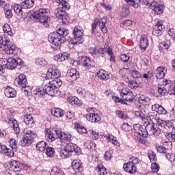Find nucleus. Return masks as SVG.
I'll use <instances>...</instances> for the list:
<instances>
[{
	"label": "nucleus",
	"instance_id": "nucleus-1",
	"mask_svg": "<svg viewBox=\"0 0 175 175\" xmlns=\"http://www.w3.org/2000/svg\"><path fill=\"white\" fill-rule=\"evenodd\" d=\"M61 77V71L53 66H51L47 70L46 74H41L40 80H49L53 79V80L49 81L44 88H40L34 90V94L40 96L44 95H49L50 96H57L58 95V88L62 85V81L59 79Z\"/></svg>",
	"mask_w": 175,
	"mask_h": 175
},
{
	"label": "nucleus",
	"instance_id": "nucleus-2",
	"mask_svg": "<svg viewBox=\"0 0 175 175\" xmlns=\"http://www.w3.org/2000/svg\"><path fill=\"white\" fill-rule=\"evenodd\" d=\"M134 135L137 137V142L141 144L146 143V137L148 136H159L161 135V129L155 123H148L145 128L142 125L137 124L133 126Z\"/></svg>",
	"mask_w": 175,
	"mask_h": 175
},
{
	"label": "nucleus",
	"instance_id": "nucleus-3",
	"mask_svg": "<svg viewBox=\"0 0 175 175\" xmlns=\"http://www.w3.org/2000/svg\"><path fill=\"white\" fill-rule=\"evenodd\" d=\"M69 30L65 29H59L57 32L51 33L48 37V40L55 47H59L64 42V38L68 36Z\"/></svg>",
	"mask_w": 175,
	"mask_h": 175
},
{
	"label": "nucleus",
	"instance_id": "nucleus-4",
	"mask_svg": "<svg viewBox=\"0 0 175 175\" xmlns=\"http://www.w3.org/2000/svg\"><path fill=\"white\" fill-rule=\"evenodd\" d=\"M15 54H17V52H16ZM15 54H7V55H9L8 59H1V64L5 69L13 70V69H16L18 65L20 66L24 65L23 60L20 57H14Z\"/></svg>",
	"mask_w": 175,
	"mask_h": 175
},
{
	"label": "nucleus",
	"instance_id": "nucleus-5",
	"mask_svg": "<svg viewBox=\"0 0 175 175\" xmlns=\"http://www.w3.org/2000/svg\"><path fill=\"white\" fill-rule=\"evenodd\" d=\"M50 10L46 8H40L38 12H34L33 17L38 20V23L43 25L45 28H49L50 23V17L49 16V13Z\"/></svg>",
	"mask_w": 175,
	"mask_h": 175
},
{
	"label": "nucleus",
	"instance_id": "nucleus-6",
	"mask_svg": "<svg viewBox=\"0 0 175 175\" xmlns=\"http://www.w3.org/2000/svg\"><path fill=\"white\" fill-rule=\"evenodd\" d=\"M57 3L59 5L56 12V17L59 20H62L64 23V21H66L69 18V16H68L65 12L70 9V5L68 3V0H57Z\"/></svg>",
	"mask_w": 175,
	"mask_h": 175
},
{
	"label": "nucleus",
	"instance_id": "nucleus-7",
	"mask_svg": "<svg viewBox=\"0 0 175 175\" xmlns=\"http://www.w3.org/2000/svg\"><path fill=\"white\" fill-rule=\"evenodd\" d=\"M0 49H3L6 54H16V45L5 35L0 36Z\"/></svg>",
	"mask_w": 175,
	"mask_h": 175
},
{
	"label": "nucleus",
	"instance_id": "nucleus-8",
	"mask_svg": "<svg viewBox=\"0 0 175 175\" xmlns=\"http://www.w3.org/2000/svg\"><path fill=\"white\" fill-rule=\"evenodd\" d=\"M158 92L160 95H165L167 92L170 95H175V83H172L170 80L163 79L158 87Z\"/></svg>",
	"mask_w": 175,
	"mask_h": 175
},
{
	"label": "nucleus",
	"instance_id": "nucleus-9",
	"mask_svg": "<svg viewBox=\"0 0 175 175\" xmlns=\"http://www.w3.org/2000/svg\"><path fill=\"white\" fill-rule=\"evenodd\" d=\"M16 116V111L13 109H7L5 111L6 121L8 120V124L10 128L14 131V133L17 135L20 133V127L18 126V122L13 118Z\"/></svg>",
	"mask_w": 175,
	"mask_h": 175
},
{
	"label": "nucleus",
	"instance_id": "nucleus-10",
	"mask_svg": "<svg viewBox=\"0 0 175 175\" xmlns=\"http://www.w3.org/2000/svg\"><path fill=\"white\" fill-rule=\"evenodd\" d=\"M24 134L25 136L20 142V144L22 147H28L32 144V142H33V136H35L36 133L32 130H25Z\"/></svg>",
	"mask_w": 175,
	"mask_h": 175
},
{
	"label": "nucleus",
	"instance_id": "nucleus-11",
	"mask_svg": "<svg viewBox=\"0 0 175 175\" xmlns=\"http://www.w3.org/2000/svg\"><path fill=\"white\" fill-rule=\"evenodd\" d=\"M83 27L81 26H75L72 33L74 35V38L72 39V44H81L84 42V38L81 37L83 35Z\"/></svg>",
	"mask_w": 175,
	"mask_h": 175
},
{
	"label": "nucleus",
	"instance_id": "nucleus-12",
	"mask_svg": "<svg viewBox=\"0 0 175 175\" xmlns=\"http://www.w3.org/2000/svg\"><path fill=\"white\" fill-rule=\"evenodd\" d=\"M122 99L126 102H133L135 99V94L129 89H123L122 90Z\"/></svg>",
	"mask_w": 175,
	"mask_h": 175
},
{
	"label": "nucleus",
	"instance_id": "nucleus-13",
	"mask_svg": "<svg viewBox=\"0 0 175 175\" xmlns=\"http://www.w3.org/2000/svg\"><path fill=\"white\" fill-rule=\"evenodd\" d=\"M15 83L18 84V85L22 87V88H25L28 84V82L27 81V77L24 74H21L17 78H16Z\"/></svg>",
	"mask_w": 175,
	"mask_h": 175
},
{
	"label": "nucleus",
	"instance_id": "nucleus-14",
	"mask_svg": "<svg viewBox=\"0 0 175 175\" xmlns=\"http://www.w3.org/2000/svg\"><path fill=\"white\" fill-rule=\"evenodd\" d=\"M123 169L124 172H127V173H129L130 174H135V173H136L137 171L136 166H135L131 161L124 164Z\"/></svg>",
	"mask_w": 175,
	"mask_h": 175
},
{
	"label": "nucleus",
	"instance_id": "nucleus-15",
	"mask_svg": "<svg viewBox=\"0 0 175 175\" xmlns=\"http://www.w3.org/2000/svg\"><path fill=\"white\" fill-rule=\"evenodd\" d=\"M163 25V21H158L157 23L153 27L152 33L154 36H159L162 34V27Z\"/></svg>",
	"mask_w": 175,
	"mask_h": 175
},
{
	"label": "nucleus",
	"instance_id": "nucleus-16",
	"mask_svg": "<svg viewBox=\"0 0 175 175\" xmlns=\"http://www.w3.org/2000/svg\"><path fill=\"white\" fill-rule=\"evenodd\" d=\"M89 53L94 57V58H98V57H100L102 54L106 53L105 49L100 48L99 49H96V48H90L89 49Z\"/></svg>",
	"mask_w": 175,
	"mask_h": 175
},
{
	"label": "nucleus",
	"instance_id": "nucleus-17",
	"mask_svg": "<svg viewBox=\"0 0 175 175\" xmlns=\"http://www.w3.org/2000/svg\"><path fill=\"white\" fill-rule=\"evenodd\" d=\"M152 10H153L154 14H162L163 13V7L158 4L157 2H153L150 7Z\"/></svg>",
	"mask_w": 175,
	"mask_h": 175
},
{
	"label": "nucleus",
	"instance_id": "nucleus-18",
	"mask_svg": "<svg viewBox=\"0 0 175 175\" xmlns=\"http://www.w3.org/2000/svg\"><path fill=\"white\" fill-rule=\"evenodd\" d=\"M100 116L96 113H89L86 115V119L90 122H99L100 121Z\"/></svg>",
	"mask_w": 175,
	"mask_h": 175
},
{
	"label": "nucleus",
	"instance_id": "nucleus-19",
	"mask_svg": "<svg viewBox=\"0 0 175 175\" xmlns=\"http://www.w3.org/2000/svg\"><path fill=\"white\" fill-rule=\"evenodd\" d=\"M67 76L68 77H70V79L73 81L79 79L80 77V73L75 68H71L68 70Z\"/></svg>",
	"mask_w": 175,
	"mask_h": 175
},
{
	"label": "nucleus",
	"instance_id": "nucleus-20",
	"mask_svg": "<svg viewBox=\"0 0 175 175\" xmlns=\"http://www.w3.org/2000/svg\"><path fill=\"white\" fill-rule=\"evenodd\" d=\"M81 64L85 69H91L92 68V61L90 57L85 56L81 57Z\"/></svg>",
	"mask_w": 175,
	"mask_h": 175
},
{
	"label": "nucleus",
	"instance_id": "nucleus-21",
	"mask_svg": "<svg viewBox=\"0 0 175 175\" xmlns=\"http://www.w3.org/2000/svg\"><path fill=\"white\" fill-rule=\"evenodd\" d=\"M10 167L13 172H21V163L18 161L14 160L10 162Z\"/></svg>",
	"mask_w": 175,
	"mask_h": 175
},
{
	"label": "nucleus",
	"instance_id": "nucleus-22",
	"mask_svg": "<svg viewBox=\"0 0 175 175\" xmlns=\"http://www.w3.org/2000/svg\"><path fill=\"white\" fill-rule=\"evenodd\" d=\"M70 55L67 53H59L54 56L53 59L57 62H62L64 61H66L68 58H69Z\"/></svg>",
	"mask_w": 175,
	"mask_h": 175
},
{
	"label": "nucleus",
	"instance_id": "nucleus-23",
	"mask_svg": "<svg viewBox=\"0 0 175 175\" xmlns=\"http://www.w3.org/2000/svg\"><path fill=\"white\" fill-rule=\"evenodd\" d=\"M72 167L73 170H75L77 172H83V165H81V161L74 160L72 162Z\"/></svg>",
	"mask_w": 175,
	"mask_h": 175
},
{
	"label": "nucleus",
	"instance_id": "nucleus-24",
	"mask_svg": "<svg viewBox=\"0 0 175 175\" xmlns=\"http://www.w3.org/2000/svg\"><path fill=\"white\" fill-rule=\"evenodd\" d=\"M44 135L46 142H49V143H51V142H54V140H55V137L54 136V134L51 132V130H50V129H45Z\"/></svg>",
	"mask_w": 175,
	"mask_h": 175
},
{
	"label": "nucleus",
	"instance_id": "nucleus-25",
	"mask_svg": "<svg viewBox=\"0 0 175 175\" xmlns=\"http://www.w3.org/2000/svg\"><path fill=\"white\" fill-rule=\"evenodd\" d=\"M154 73L157 79H159V80H161V79H163V77H165V74L166 73V68L159 67L157 70H155Z\"/></svg>",
	"mask_w": 175,
	"mask_h": 175
},
{
	"label": "nucleus",
	"instance_id": "nucleus-26",
	"mask_svg": "<svg viewBox=\"0 0 175 175\" xmlns=\"http://www.w3.org/2000/svg\"><path fill=\"white\" fill-rule=\"evenodd\" d=\"M24 121L29 128H32L35 124V120H33V118H32V115L31 114L25 115Z\"/></svg>",
	"mask_w": 175,
	"mask_h": 175
},
{
	"label": "nucleus",
	"instance_id": "nucleus-27",
	"mask_svg": "<svg viewBox=\"0 0 175 175\" xmlns=\"http://www.w3.org/2000/svg\"><path fill=\"white\" fill-rule=\"evenodd\" d=\"M106 23H107V17L104 16L98 23L99 28H100L103 33H106V32H107V27H106Z\"/></svg>",
	"mask_w": 175,
	"mask_h": 175
},
{
	"label": "nucleus",
	"instance_id": "nucleus-28",
	"mask_svg": "<svg viewBox=\"0 0 175 175\" xmlns=\"http://www.w3.org/2000/svg\"><path fill=\"white\" fill-rule=\"evenodd\" d=\"M139 46L141 50L143 51H146V49L148 46V39L146 36H143L141 38L139 41Z\"/></svg>",
	"mask_w": 175,
	"mask_h": 175
},
{
	"label": "nucleus",
	"instance_id": "nucleus-29",
	"mask_svg": "<svg viewBox=\"0 0 175 175\" xmlns=\"http://www.w3.org/2000/svg\"><path fill=\"white\" fill-rule=\"evenodd\" d=\"M5 95L7 98H15L17 93L14 88L8 87L5 90Z\"/></svg>",
	"mask_w": 175,
	"mask_h": 175
},
{
	"label": "nucleus",
	"instance_id": "nucleus-30",
	"mask_svg": "<svg viewBox=\"0 0 175 175\" xmlns=\"http://www.w3.org/2000/svg\"><path fill=\"white\" fill-rule=\"evenodd\" d=\"M97 77L100 79V80H109V79H110V75L105 70H101L97 72Z\"/></svg>",
	"mask_w": 175,
	"mask_h": 175
},
{
	"label": "nucleus",
	"instance_id": "nucleus-31",
	"mask_svg": "<svg viewBox=\"0 0 175 175\" xmlns=\"http://www.w3.org/2000/svg\"><path fill=\"white\" fill-rule=\"evenodd\" d=\"M34 5L35 1L33 0H25L21 3V5L23 9H31V8H33Z\"/></svg>",
	"mask_w": 175,
	"mask_h": 175
},
{
	"label": "nucleus",
	"instance_id": "nucleus-32",
	"mask_svg": "<svg viewBox=\"0 0 175 175\" xmlns=\"http://www.w3.org/2000/svg\"><path fill=\"white\" fill-rule=\"evenodd\" d=\"M1 154H4L6 157H9L10 158H12V157L14 156V152L12 150V149L8 148L5 146H3V150H1Z\"/></svg>",
	"mask_w": 175,
	"mask_h": 175
},
{
	"label": "nucleus",
	"instance_id": "nucleus-33",
	"mask_svg": "<svg viewBox=\"0 0 175 175\" xmlns=\"http://www.w3.org/2000/svg\"><path fill=\"white\" fill-rule=\"evenodd\" d=\"M52 114L57 117V118H60V117H62L64 114H65V111L62 110L61 108H55L52 111Z\"/></svg>",
	"mask_w": 175,
	"mask_h": 175
},
{
	"label": "nucleus",
	"instance_id": "nucleus-34",
	"mask_svg": "<svg viewBox=\"0 0 175 175\" xmlns=\"http://www.w3.org/2000/svg\"><path fill=\"white\" fill-rule=\"evenodd\" d=\"M105 51L109 55V61H111V62H116V56L114 53H113V46H109Z\"/></svg>",
	"mask_w": 175,
	"mask_h": 175
},
{
	"label": "nucleus",
	"instance_id": "nucleus-35",
	"mask_svg": "<svg viewBox=\"0 0 175 175\" xmlns=\"http://www.w3.org/2000/svg\"><path fill=\"white\" fill-rule=\"evenodd\" d=\"M156 125L160 129V132L163 131V129H166V121L162 119L157 120Z\"/></svg>",
	"mask_w": 175,
	"mask_h": 175
},
{
	"label": "nucleus",
	"instance_id": "nucleus-36",
	"mask_svg": "<svg viewBox=\"0 0 175 175\" xmlns=\"http://www.w3.org/2000/svg\"><path fill=\"white\" fill-rule=\"evenodd\" d=\"M138 101L141 105H147L150 102V98L145 97L143 94H139L137 96Z\"/></svg>",
	"mask_w": 175,
	"mask_h": 175
},
{
	"label": "nucleus",
	"instance_id": "nucleus-37",
	"mask_svg": "<svg viewBox=\"0 0 175 175\" xmlns=\"http://www.w3.org/2000/svg\"><path fill=\"white\" fill-rule=\"evenodd\" d=\"M96 170L100 175L107 174V170H106V167L103 166V164L98 165V167L96 168Z\"/></svg>",
	"mask_w": 175,
	"mask_h": 175
},
{
	"label": "nucleus",
	"instance_id": "nucleus-38",
	"mask_svg": "<svg viewBox=\"0 0 175 175\" xmlns=\"http://www.w3.org/2000/svg\"><path fill=\"white\" fill-rule=\"evenodd\" d=\"M67 100L68 103H70L74 106H79V104L80 103L79 98H77V97H73V96L68 97L67 98Z\"/></svg>",
	"mask_w": 175,
	"mask_h": 175
},
{
	"label": "nucleus",
	"instance_id": "nucleus-39",
	"mask_svg": "<svg viewBox=\"0 0 175 175\" xmlns=\"http://www.w3.org/2000/svg\"><path fill=\"white\" fill-rule=\"evenodd\" d=\"M13 9L15 13L18 14V16H23V5H20L18 4H14L13 5Z\"/></svg>",
	"mask_w": 175,
	"mask_h": 175
},
{
	"label": "nucleus",
	"instance_id": "nucleus-40",
	"mask_svg": "<svg viewBox=\"0 0 175 175\" xmlns=\"http://www.w3.org/2000/svg\"><path fill=\"white\" fill-rule=\"evenodd\" d=\"M77 148V145L73 143H69L66 144L65 149H66V151H67L70 154V152H73V151L75 150V148Z\"/></svg>",
	"mask_w": 175,
	"mask_h": 175
},
{
	"label": "nucleus",
	"instance_id": "nucleus-41",
	"mask_svg": "<svg viewBox=\"0 0 175 175\" xmlns=\"http://www.w3.org/2000/svg\"><path fill=\"white\" fill-rule=\"evenodd\" d=\"M64 171L61 170L58 167H53L51 172V175H64Z\"/></svg>",
	"mask_w": 175,
	"mask_h": 175
},
{
	"label": "nucleus",
	"instance_id": "nucleus-42",
	"mask_svg": "<svg viewBox=\"0 0 175 175\" xmlns=\"http://www.w3.org/2000/svg\"><path fill=\"white\" fill-rule=\"evenodd\" d=\"M3 31L4 33H8L10 36H12L13 35V31H12V28L10 27V25L8 24L5 23L3 26Z\"/></svg>",
	"mask_w": 175,
	"mask_h": 175
},
{
	"label": "nucleus",
	"instance_id": "nucleus-43",
	"mask_svg": "<svg viewBox=\"0 0 175 175\" xmlns=\"http://www.w3.org/2000/svg\"><path fill=\"white\" fill-rule=\"evenodd\" d=\"M46 144L44 141H40L37 143L36 148L38 151H44L46 150Z\"/></svg>",
	"mask_w": 175,
	"mask_h": 175
},
{
	"label": "nucleus",
	"instance_id": "nucleus-44",
	"mask_svg": "<svg viewBox=\"0 0 175 175\" xmlns=\"http://www.w3.org/2000/svg\"><path fill=\"white\" fill-rule=\"evenodd\" d=\"M107 140L109 142V143H111L112 144H114V146H118L119 143L118 141H117V138L114 137L113 135H109L107 136Z\"/></svg>",
	"mask_w": 175,
	"mask_h": 175
},
{
	"label": "nucleus",
	"instance_id": "nucleus-45",
	"mask_svg": "<svg viewBox=\"0 0 175 175\" xmlns=\"http://www.w3.org/2000/svg\"><path fill=\"white\" fill-rule=\"evenodd\" d=\"M88 133L90 135V137H92L93 140H98V139H99V134L96 133V131H94V130L88 131Z\"/></svg>",
	"mask_w": 175,
	"mask_h": 175
},
{
	"label": "nucleus",
	"instance_id": "nucleus-46",
	"mask_svg": "<svg viewBox=\"0 0 175 175\" xmlns=\"http://www.w3.org/2000/svg\"><path fill=\"white\" fill-rule=\"evenodd\" d=\"M54 154H55V150L53 147H47L46 148V154L47 157H54Z\"/></svg>",
	"mask_w": 175,
	"mask_h": 175
},
{
	"label": "nucleus",
	"instance_id": "nucleus-47",
	"mask_svg": "<svg viewBox=\"0 0 175 175\" xmlns=\"http://www.w3.org/2000/svg\"><path fill=\"white\" fill-rule=\"evenodd\" d=\"M169 129L172 132L175 130L174 124H173V122L170 120H166L165 121V129Z\"/></svg>",
	"mask_w": 175,
	"mask_h": 175
},
{
	"label": "nucleus",
	"instance_id": "nucleus-48",
	"mask_svg": "<svg viewBox=\"0 0 175 175\" xmlns=\"http://www.w3.org/2000/svg\"><path fill=\"white\" fill-rule=\"evenodd\" d=\"M77 131L79 133H88L87 129L80 124H77Z\"/></svg>",
	"mask_w": 175,
	"mask_h": 175
},
{
	"label": "nucleus",
	"instance_id": "nucleus-49",
	"mask_svg": "<svg viewBox=\"0 0 175 175\" xmlns=\"http://www.w3.org/2000/svg\"><path fill=\"white\" fill-rule=\"evenodd\" d=\"M125 2H126V3H128V5L130 6H133L134 9H137V8L139 6V3L135 2V0H125Z\"/></svg>",
	"mask_w": 175,
	"mask_h": 175
},
{
	"label": "nucleus",
	"instance_id": "nucleus-50",
	"mask_svg": "<svg viewBox=\"0 0 175 175\" xmlns=\"http://www.w3.org/2000/svg\"><path fill=\"white\" fill-rule=\"evenodd\" d=\"M62 140H65L66 142H71L72 141V135L70 133H63L62 135Z\"/></svg>",
	"mask_w": 175,
	"mask_h": 175
},
{
	"label": "nucleus",
	"instance_id": "nucleus-51",
	"mask_svg": "<svg viewBox=\"0 0 175 175\" xmlns=\"http://www.w3.org/2000/svg\"><path fill=\"white\" fill-rule=\"evenodd\" d=\"M10 146L12 150H15V151L17 150V142H16V139L11 138L10 139Z\"/></svg>",
	"mask_w": 175,
	"mask_h": 175
},
{
	"label": "nucleus",
	"instance_id": "nucleus-52",
	"mask_svg": "<svg viewBox=\"0 0 175 175\" xmlns=\"http://www.w3.org/2000/svg\"><path fill=\"white\" fill-rule=\"evenodd\" d=\"M169 47V44H167L166 42H163L159 44V49L160 51L167 50Z\"/></svg>",
	"mask_w": 175,
	"mask_h": 175
},
{
	"label": "nucleus",
	"instance_id": "nucleus-53",
	"mask_svg": "<svg viewBox=\"0 0 175 175\" xmlns=\"http://www.w3.org/2000/svg\"><path fill=\"white\" fill-rule=\"evenodd\" d=\"M122 131H124V132H129L131 129H132V127L129 125L128 123H123L121 126Z\"/></svg>",
	"mask_w": 175,
	"mask_h": 175
},
{
	"label": "nucleus",
	"instance_id": "nucleus-54",
	"mask_svg": "<svg viewBox=\"0 0 175 175\" xmlns=\"http://www.w3.org/2000/svg\"><path fill=\"white\" fill-rule=\"evenodd\" d=\"M60 157L62 158H69V157H70V154L66 148H64L60 151Z\"/></svg>",
	"mask_w": 175,
	"mask_h": 175
},
{
	"label": "nucleus",
	"instance_id": "nucleus-55",
	"mask_svg": "<svg viewBox=\"0 0 175 175\" xmlns=\"http://www.w3.org/2000/svg\"><path fill=\"white\" fill-rule=\"evenodd\" d=\"M149 118L150 120H151V121L156 120L157 122L158 120H160L159 118L158 117V114H157V113L155 112H150L149 113Z\"/></svg>",
	"mask_w": 175,
	"mask_h": 175
},
{
	"label": "nucleus",
	"instance_id": "nucleus-56",
	"mask_svg": "<svg viewBox=\"0 0 175 175\" xmlns=\"http://www.w3.org/2000/svg\"><path fill=\"white\" fill-rule=\"evenodd\" d=\"M116 114L119 118H121L122 120H126V118H128V116L125 115L122 111H116Z\"/></svg>",
	"mask_w": 175,
	"mask_h": 175
},
{
	"label": "nucleus",
	"instance_id": "nucleus-57",
	"mask_svg": "<svg viewBox=\"0 0 175 175\" xmlns=\"http://www.w3.org/2000/svg\"><path fill=\"white\" fill-rule=\"evenodd\" d=\"M142 2L144 5H146V6H149L150 8L151 5L154 3V0H139L138 3H140Z\"/></svg>",
	"mask_w": 175,
	"mask_h": 175
},
{
	"label": "nucleus",
	"instance_id": "nucleus-58",
	"mask_svg": "<svg viewBox=\"0 0 175 175\" xmlns=\"http://www.w3.org/2000/svg\"><path fill=\"white\" fill-rule=\"evenodd\" d=\"M157 150L158 152L166 154V151H167V150H169V147L164 146H157Z\"/></svg>",
	"mask_w": 175,
	"mask_h": 175
},
{
	"label": "nucleus",
	"instance_id": "nucleus-59",
	"mask_svg": "<svg viewBox=\"0 0 175 175\" xmlns=\"http://www.w3.org/2000/svg\"><path fill=\"white\" fill-rule=\"evenodd\" d=\"M152 173H158L159 170V165L157 163H152L151 165Z\"/></svg>",
	"mask_w": 175,
	"mask_h": 175
},
{
	"label": "nucleus",
	"instance_id": "nucleus-60",
	"mask_svg": "<svg viewBox=\"0 0 175 175\" xmlns=\"http://www.w3.org/2000/svg\"><path fill=\"white\" fill-rule=\"evenodd\" d=\"M135 114L137 118L142 120V121L144 120V118H146L144 113H143V112H142L141 111H136Z\"/></svg>",
	"mask_w": 175,
	"mask_h": 175
},
{
	"label": "nucleus",
	"instance_id": "nucleus-61",
	"mask_svg": "<svg viewBox=\"0 0 175 175\" xmlns=\"http://www.w3.org/2000/svg\"><path fill=\"white\" fill-rule=\"evenodd\" d=\"M166 158L167 159L168 161L171 162H174L175 161V154L173 153H167L165 154Z\"/></svg>",
	"mask_w": 175,
	"mask_h": 175
},
{
	"label": "nucleus",
	"instance_id": "nucleus-62",
	"mask_svg": "<svg viewBox=\"0 0 175 175\" xmlns=\"http://www.w3.org/2000/svg\"><path fill=\"white\" fill-rule=\"evenodd\" d=\"M111 152H113V151L111 150L105 152L104 154V158L105 161H110L111 159Z\"/></svg>",
	"mask_w": 175,
	"mask_h": 175
},
{
	"label": "nucleus",
	"instance_id": "nucleus-63",
	"mask_svg": "<svg viewBox=\"0 0 175 175\" xmlns=\"http://www.w3.org/2000/svg\"><path fill=\"white\" fill-rule=\"evenodd\" d=\"M129 88H131V90H135L137 88V83L135 81H130L129 83Z\"/></svg>",
	"mask_w": 175,
	"mask_h": 175
},
{
	"label": "nucleus",
	"instance_id": "nucleus-64",
	"mask_svg": "<svg viewBox=\"0 0 175 175\" xmlns=\"http://www.w3.org/2000/svg\"><path fill=\"white\" fill-rule=\"evenodd\" d=\"M36 64L40 66H44V65H46V62L44 58H40L37 60Z\"/></svg>",
	"mask_w": 175,
	"mask_h": 175
}]
</instances>
